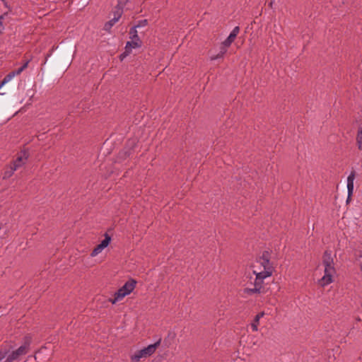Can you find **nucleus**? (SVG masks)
Wrapping results in <instances>:
<instances>
[{
	"label": "nucleus",
	"mask_w": 362,
	"mask_h": 362,
	"mask_svg": "<svg viewBox=\"0 0 362 362\" xmlns=\"http://www.w3.org/2000/svg\"><path fill=\"white\" fill-rule=\"evenodd\" d=\"M126 296H127V293L119 288L117 292H115L114 298L110 299V301L112 304H115L117 302L122 300Z\"/></svg>",
	"instance_id": "nucleus-11"
},
{
	"label": "nucleus",
	"mask_w": 362,
	"mask_h": 362,
	"mask_svg": "<svg viewBox=\"0 0 362 362\" xmlns=\"http://www.w3.org/2000/svg\"><path fill=\"white\" fill-rule=\"evenodd\" d=\"M253 273L255 274V279L254 281V287L253 288H247L245 289L246 293H261L262 285L264 284V280L269 277V276H265V274L259 272L257 269H253Z\"/></svg>",
	"instance_id": "nucleus-5"
},
{
	"label": "nucleus",
	"mask_w": 362,
	"mask_h": 362,
	"mask_svg": "<svg viewBox=\"0 0 362 362\" xmlns=\"http://www.w3.org/2000/svg\"><path fill=\"white\" fill-rule=\"evenodd\" d=\"M142 46L141 41L130 40L125 45V55H129L133 49L140 48Z\"/></svg>",
	"instance_id": "nucleus-9"
},
{
	"label": "nucleus",
	"mask_w": 362,
	"mask_h": 362,
	"mask_svg": "<svg viewBox=\"0 0 362 362\" xmlns=\"http://www.w3.org/2000/svg\"><path fill=\"white\" fill-rule=\"evenodd\" d=\"M128 1L129 0H118V4L114 13V17L105 24V30L110 31L112 27L119 21L122 14L123 7Z\"/></svg>",
	"instance_id": "nucleus-6"
},
{
	"label": "nucleus",
	"mask_w": 362,
	"mask_h": 362,
	"mask_svg": "<svg viewBox=\"0 0 362 362\" xmlns=\"http://www.w3.org/2000/svg\"><path fill=\"white\" fill-rule=\"evenodd\" d=\"M160 344V339H159L156 343L150 344L147 347H145L135 352L131 356V360L134 362H138L143 358H146L151 356L156 351Z\"/></svg>",
	"instance_id": "nucleus-4"
},
{
	"label": "nucleus",
	"mask_w": 362,
	"mask_h": 362,
	"mask_svg": "<svg viewBox=\"0 0 362 362\" xmlns=\"http://www.w3.org/2000/svg\"><path fill=\"white\" fill-rule=\"evenodd\" d=\"M356 141L358 150L362 151V127L358 129Z\"/></svg>",
	"instance_id": "nucleus-13"
},
{
	"label": "nucleus",
	"mask_w": 362,
	"mask_h": 362,
	"mask_svg": "<svg viewBox=\"0 0 362 362\" xmlns=\"http://www.w3.org/2000/svg\"><path fill=\"white\" fill-rule=\"evenodd\" d=\"M269 258L270 254L267 251L264 252L262 255L256 261L254 265V269H257L259 272L265 274V276H271L274 270V267Z\"/></svg>",
	"instance_id": "nucleus-2"
},
{
	"label": "nucleus",
	"mask_w": 362,
	"mask_h": 362,
	"mask_svg": "<svg viewBox=\"0 0 362 362\" xmlns=\"http://www.w3.org/2000/svg\"><path fill=\"white\" fill-rule=\"evenodd\" d=\"M148 24V21L146 19L141 20L139 21L136 25H135L134 27H136V29L142 27H145Z\"/></svg>",
	"instance_id": "nucleus-20"
},
{
	"label": "nucleus",
	"mask_w": 362,
	"mask_h": 362,
	"mask_svg": "<svg viewBox=\"0 0 362 362\" xmlns=\"http://www.w3.org/2000/svg\"><path fill=\"white\" fill-rule=\"evenodd\" d=\"M129 38L131 40L141 41L139 38L136 27H132L129 30Z\"/></svg>",
	"instance_id": "nucleus-14"
},
{
	"label": "nucleus",
	"mask_w": 362,
	"mask_h": 362,
	"mask_svg": "<svg viewBox=\"0 0 362 362\" xmlns=\"http://www.w3.org/2000/svg\"><path fill=\"white\" fill-rule=\"evenodd\" d=\"M110 241H111V237L107 233H105V238H104V240H103L101 241L100 245L105 249V247H107L108 246Z\"/></svg>",
	"instance_id": "nucleus-15"
},
{
	"label": "nucleus",
	"mask_w": 362,
	"mask_h": 362,
	"mask_svg": "<svg viewBox=\"0 0 362 362\" xmlns=\"http://www.w3.org/2000/svg\"><path fill=\"white\" fill-rule=\"evenodd\" d=\"M16 170H13V168L11 166H10L9 169L5 171L4 175V178L5 179V178L10 177L13 174V173Z\"/></svg>",
	"instance_id": "nucleus-21"
},
{
	"label": "nucleus",
	"mask_w": 362,
	"mask_h": 362,
	"mask_svg": "<svg viewBox=\"0 0 362 362\" xmlns=\"http://www.w3.org/2000/svg\"><path fill=\"white\" fill-rule=\"evenodd\" d=\"M227 47H225V45H223V44L222 43V45H221V47L220 48L219 52H221V54L224 55L226 53V52H227Z\"/></svg>",
	"instance_id": "nucleus-24"
},
{
	"label": "nucleus",
	"mask_w": 362,
	"mask_h": 362,
	"mask_svg": "<svg viewBox=\"0 0 362 362\" xmlns=\"http://www.w3.org/2000/svg\"><path fill=\"white\" fill-rule=\"evenodd\" d=\"M361 270L362 271V264H361Z\"/></svg>",
	"instance_id": "nucleus-28"
},
{
	"label": "nucleus",
	"mask_w": 362,
	"mask_h": 362,
	"mask_svg": "<svg viewBox=\"0 0 362 362\" xmlns=\"http://www.w3.org/2000/svg\"><path fill=\"white\" fill-rule=\"evenodd\" d=\"M104 250V248L99 244L95 248L94 250L92 251L90 255L92 257H95L96 255H98V254H100L103 250Z\"/></svg>",
	"instance_id": "nucleus-18"
},
{
	"label": "nucleus",
	"mask_w": 362,
	"mask_h": 362,
	"mask_svg": "<svg viewBox=\"0 0 362 362\" xmlns=\"http://www.w3.org/2000/svg\"><path fill=\"white\" fill-rule=\"evenodd\" d=\"M127 55H125V52L120 55L121 60H123Z\"/></svg>",
	"instance_id": "nucleus-27"
},
{
	"label": "nucleus",
	"mask_w": 362,
	"mask_h": 362,
	"mask_svg": "<svg viewBox=\"0 0 362 362\" xmlns=\"http://www.w3.org/2000/svg\"><path fill=\"white\" fill-rule=\"evenodd\" d=\"M6 84V83H4V81L0 83V89ZM4 93H0V95H4Z\"/></svg>",
	"instance_id": "nucleus-26"
},
{
	"label": "nucleus",
	"mask_w": 362,
	"mask_h": 362,
	"mask_svg": "<svg viewBox=\"0 0 362 362\" xmlns=\"http://www.w3.org/2000/svg\"><path fill=\"white\" fill-rule=\"evenodd\" d=\"M323 265L325 267V274L319 279L320 286L325 287L333 281V276L336 273L334 261L331 252L326 251L323 256Z\"/></svg>",
	"instance_id": "nucleus-1"
},
{
	"label": "nucleus",
	"mask_w": 362,
	"mask_h": 362,
	"mask_svg": "<svg viewBox=\"0 0 362 362\" xmlns=\"http://www.w3.org/2000/svg\"><path fill=\"white\" fill-rule=\"evenodd\" d=\"M235 37L233 35H229L228 37L223 42L225 47H230L232 42L235 40Z\"/></svg>",
	"instance_id": "nucleus-17"
},
{
	"label": "nucleus",
	"mask_w": 362,
	"mask_h": 362,
	"mask_svg": "<svg viewBox=\"0 0 362 362\" xmlns=\"http://www.w3.org/2000/svg\"><path fill=\"white\" fill-rule=\"evenodd\" d=\"M224 55H223L222 54H221V52H218L217 54L216 55H211L210 57V59L211 61H214V60H216L218 59H221V58H223Z\"/></svg>",
	"instance_id": "nucleus-23"
},
{
	"label": "nucleus",
	"mask_w": 362,
	"mask_h": 362,
	"mask_svg": "<svg viewBox=\"0 0 362 362\" xmlns=\"http://www.w3.org/2000/svg\"><path fill=\"white\" fill-rule=\"evenodd\" d=\"M240 31V28L238 26H235L233 30L230 32V35H233V36L236 38L237 35H238Z\"/></svg>",
	"instance_id": "nucleus-22"
},
{
	"label": "nucleus",
	"mask_w": 362,
	"mask_h": 362,
	"mask_svg": "<svg viewBox=\"0 0 362 362\" xmlns=\"http://www.w3.org/2000/svg\"><path fill=\"white\" fill-rule=\"evenodd\" d=\"M29 344L25 343L21 346L16 351H5L0 352V362H11L16 359L20 356L24 355L27 353Z\"/></svg>",
	"instance_id": "nucleus-3"
},
{
	"label": "nucleus",
	"mask_w": 362,
	"mask_h": 362,
	"mask_svg": "<svg viewBox=\"0 0 362 362\" xmlns=\"http://www.w3.org/2000/svg\"><path fill=\"white\" fill-rule=\"evenodd\" d=\"M28 158V153L25 151H21L17 158L14 160L13 163L11 165L13 168V170H16L23 166L26 163Z\"/></svg>",
	"instance_id": "nucleus-7"
},
{
	"label": "nucleus",
	"mask_w": 362,
	"mask_h": 362,
	"mask_svg": "<svg viewBox=\"0 0 362 362\" xmlns=\"http://www.w3.org/2000/svg\"><path fill=\"white\" fill-rule=\"evenodd\" d=\"M29 60L26 61L21 67L18 69L13 71L16 76L21 74L28 66Z\"/></svg>",
	"instance_id": "nucleus-16"
},
{
	"label": "nucleus",
	"mask_w": 362,
	"mask_h": 362,
	"mask_svg": "<svg viewBox=\"0 0 362 362\" xmlns=\"http://www.w3.org/2000/svg\"><path fill=\"white\" fill-rule=\"evenodd\" d=\"M136 284V281L134 279H130L127 281L121 288L120 289L123 290L127 295L130 294L133 290L134 289Z\"/></svg>",
	"instance_id": "nucleus-10"
},
{
	"label": "nucleus",
	"mask_w": 362,
	"mask_h": 362,
	"mask_svg": "<svg viewBox=\"0 0 362 362\" xmlns=\"http://www.w3.org/2000/svg\"><path fill=\"white\" fill-rule=\"evenodd\" d=\"M16 76L15 74L13 73V71H11L10 72L9 74H8L3 79L4 81V83H7L8 82H9L10 81H11L14 77Z\"/></svg>",
	"instance_id": "nucleus-19"
},
{
	"label": "nucleus",
	"mask_w": 362,
	"mask_h": 362,
	"mask_svg": "<svg viewBox=\"0 0 362 362\" xmlns=\"http://www.w3.org/2000/svg\"><path fill=\"white\" fill-rule=\"evenodd\" d=\"M264 315V313L262 312L258 313L255 319L253 320L252 322L251 323V327L252 331L257 332L258 330V325L259 324V320Z\"/></svg>",
	"instance_id": "nucleus-12"
},
{
	"label": "nucleus",
	"mask_w": 362,
	"mask_h": 362,
	"mask_svg": "<svg viewBox=\"0 0 362 362\" xmlns=\"http://www.w3.org/2000/svg\"><path fill=\"white\" fill-rule=\"evenodd\" d=\"M3 16H0V29L3 28Z\"/></svg>",
	"instance_id": "nucleus-25"
},
{
	"label": "nucleus",
	"mask_w": 362,
	"mask_h": 362,
	"mask_svg": "<svg viewBox=\"0 0 362 362\" xmlns=\"http://www.w3.org/2000/svg\"><path fill=\"white\" fill-rule=\"evenodd\" d=\"M354 179H355V172L351 171L349 175L347 177V190H348V198L347 202L351 197L354 192Z\"/></svg>",
	"instance_id": "nucleus-8"
}]
</instances>
